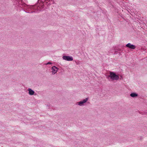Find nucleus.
Segmentation results:
<instances>
[{"mask_svg": "<svg viewBox=\"0 0 147 147\" xmlns=\"http://www.w3.org/2000/svg\"><path fill=\"white\" fill-rule=\"evenodd\" d=\"M29 91V94L30 95H33L34 94V91L30 88L28 89Z\"/></svg>", "mask_w": 147, "mask_h": 147, "instance_id": "nucleus-6", "label": "nucleus"}, {"mask_svg": "<svg viewBox=\"0 0 147 147\" xmlns=\"http://www.w3.org/2000/svg\"><path fill=\"white\" fill-rule=\"evenodd\" d=\"M109 77H110L111 79L113 80H117L119 79V77L114 72H110Z\"/></svg>", "mask_w": 147, "mask_h": 147, "instance_id": "nucleus-1", "label": "nucleus"}, {"mask_svg": "<svg viewBox=\"0 0 147 147\" xmlns=\"http://www.w3.org/2000/svg\"><path fill=\"white\" fill-rule=\"evenodd\" d=\"M63 59L64 60L68 61H72L73 60V57L69 56H64L63 57Z\"/></svg>", "mask_w": 147, "mask_h": 147, "instance_id": "nucleus-2", "label": "nucleus"}, {"mask_svg": "<svg viewBox=\"0 0 147 147\" xmlns=\"http://www.w3.org/2000/svg\"><path fill=\"white\" fill-rule=\"evenodd\" d=\"M130 95L132 97H135L138 96V95L136 93H131Z\"/></svg>", "mask_w": 147, "mask_h": 147, "instance_id": "nucleus-7", "label": "nucleus"}, {"mask_svg": "<svg viewBox=\"0 0 147 147\" xmlns=\"http://www.w3.org/2000/svg\"><path fill=\"white\" fill-rule=\"evenodd\" d=\"M88 98H86L85 99L83 100V101L78 102V105L80 106L82 105L83 104L85 103L88 100Z\"/></svg>", "mask_w": 147, "mask_h": 147, "instance_id": "nucleus-4", "label": "nucleus"}, {"mask_svg": "<svg viewBox=\"0 0 147 147\" xmlns=\"http://www.w3.org/2000/svg\"><path fill=\"white\" fill-rule=\"evenodd\" d=\"M57 70V68L55 66L53 67L52 68V71L53 74H55L56 73Z\"/></svg>", "mask_w": 147, "mask_h": 147, "instance_id": "nucleus-5", "label": "nucleus"}, {"mask_svg": "<svg viewBox=\"0 0 147 147\" xmlns=\"http://www.w3.org/2000/svg\"><path fill=\"white\" fill-rule=\"evenodd\" d=\"M126 47L132 49H134L136 47L135 45H131L130 43H128L126 45Z\"/></svg>", "mask_w": 147, "mask_h": 147, "instance_id": "nucleus-3", "label": "nucleus"}, {"mask_svg": "<svg viewBox=\"0 0 147 147\" xmlns=\"http://www.w3.org/2000/svg\"><path fill=\"white\" fill-rule=\"evenodd\" d=\"M51 64V63L50 62H49L48 63H47V64Z\"/></svg>", "mask_w": 147, "mask_h": 147, "instance_id": "nucleus-8", "label": "nucleus"}]
</instances>
